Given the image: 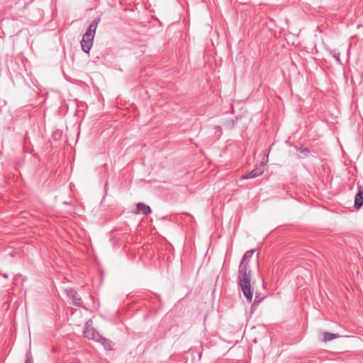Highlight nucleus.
Returning a JSON list of instances; mask_svg holds the SVG:
<instances>
[{"label": "nucleus", "instance_id": "1", "mask_svg": "<svg viewBox=\"0 0 363 363\" xmlns=\"http://www.w3.org/2000/svg\"><path fill=\"white\" fill-rule=\"evenodd\" d=\"M254 250H248L243 255L238 269L239 286L248 303L252 301V292L251 291V270L250 259L252 257Z\"/></svg>", "mask_w": 363, "mask_h": 363}, {"label": "nucleus", "instance_id": "2", "mask_svg": "<svg viewBox=\"0 0 363 363\" xmlns=\"http://www.w3.org/2000/svg\"><path fill=\"white\" fill-rule=\"evenodd\" d=\"M99 22V18L94 20L82 37V40L81 41L82 49L86 53H89L91 48L92 47L93 39Z\"/></svg>", "mask_w": 363, "mask_h": 363}, {"label": "nucleus", "instance_id": "3", "mask_svg": "<svg viewBox=\"0 0 363 363\" xmlns=\"http://www.w3.org/2000/svg\"><path fill=\"white\" fill-rule=\"evenodd\" d=\"M319 174H323V182H328L330 179L331 162L328 159L319 157Z\"/></svg>", "mask_w": 363, "mask_h": 363}, {"label": "nucleus", "instance_id": "4", "mask_svg": "<svg viewBox=\"0 0 363 363\" xmlns=\"http://www.w3.org/2000/svg\"><path fill=\"white\" fill-rule=\"evenodd\" d=\"M91 325L92 321L91 320L86 323L85 328L83 332L84 337L89 340L99 342L101 336L94 328H92Z\"/></svg>", "mask_w": 363, "mask_h": 363}, {"label": "nucleus", "instance_id": "5", "mask_svg": "<svg viewBox=\"0 0 363 363\" xmlns=\"http://www.w3.org/2000/svg\"><path fill=\"white\" fill-rule=\"evenodd\" d=\"M357 193L355 195L354 206L359 209L363 206V186L358 185Z\"/></svg>", "mask_w": 363, "mask_h": 363}, {"label": "nucleus", "instance_id": "6", "mask_svg": "<svg viewBox=\"0 0 363 363\" xmlns=\"http://www.w3.org/2000/svg\"><path fill=\"white\" fill-rule=\"evenodd\" d=\"M65 291H66L67 296L72 300V302L74 305L79 306H82V301L75 291L70 289H67Z\"/></svg>", "mask_w": 363, "mask_h": 363}, {"label": "nucleus", "instance_id": "7", "mask_svg": "<svg viewBox=\"0 0 363 363\" xmlns=\"http://www.w3.org/2000/svg\"><path fill=\"white\" fill-rule=\"evenodd\" d=\"M264 172L263 166H261L259 168L255 169L246 175H243L241 177V179H253L255 178Z\"/></svg>", "mask_w": 363, "mask_h": 363}, {"label": "nucleus", "instance_id": "8", "mask_svg": "<svg viewBox=\"0 0 363 363\" xmlns=\"http://www.w3.org/2000/svg\"><path fill=\"white\" fill-rule=\"evenodd\" d=\"M137 210L141 211L145 215H148L152 212L150 207L143 203H138L137 204Z\"/></svg>", "mask_w": 363, "mask_h": 363}, {"label": "nucleus", "instance_id": "9", "mask_svg": "<svg viewBox=\"0 0 363 363\" xmlns=\"http://www.w3.org/2000/svg\"><path fill=\"white\" fill-rule=\"evenodd\" d=\"M340 337L337 334L330 333L328 332L323 333V341L325 342L331 341L333 339L338 338Z\"/></svg>", "mask_w": 363, "mask_h": 363}, {"label": "nucleus", "instance_id": "10", "mask_svg": "<svg viewBox=\"0 0 363 363\" xmlns=\"http://www.w3.org/2000/svg\"><path fill=\"white\" fill-rule=\"evenodd\" d=\"M98 342L101 343V345L104 346V347L106 350H112L113 349V342L111 340L103 337L102 336L101 337V338Z\"/></svg>", "mask_w": 363, "mask_h": 363}, {"label": "nucleus", "instance_id": "11", "mask_svg": "<svg viewBox=\"0 0 363 363\" xmlns=\"http://www.w3.org/2000/svg\"><path fill=\"white\" fill-rule=\"evenodd\" d=\"M259 302H260V300L257 299V297H256L255 299V304L259 303Z\"/></svg>", "mask_w": 363, "mask_h": 363}, {"label": "nucleus", "instance_id": "12", "mask_svg": "<svg viewBox=\"0 0 363 363\" xmlns=\"http://www.w3.org/2000/svg\"><path fill=\"white\" fill-rule=\"evenodd\" d=\"M335 58L337 59V60L338 62H340L339 57H337L336 55H335Z\"/></svg>", "mask_w": 363, "mask_h": 363}]
</instances>
